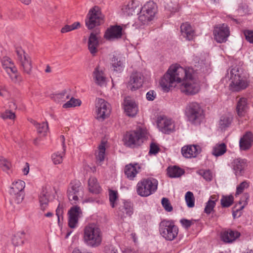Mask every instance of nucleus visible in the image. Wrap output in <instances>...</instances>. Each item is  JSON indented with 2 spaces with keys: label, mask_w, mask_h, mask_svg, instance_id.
Returning <instances> with one entry per match:
<instances>
[{
  "label": "nucleus",
  "mask_w": 253,
  "mask_h": 253,
  "mask_svg": "<svg viewBox=\"0 0 253 253\" xmlns=\"http://www.w3.org/2000/svg\"><path fill=\"white\" fill-rule=\"evenodd\" d=\"M249 198V196L247 194L244 195L241 200L239 202V204H242L243 203V205H242L240 207V209H237L236 210V211H233V217L235 218L236 215H237V213L238 212V211H239L241 210L242 209H243L245 206L247 204V200Z\"/></svg>",
  "instance_id": "45"
},
{
  "label": "nucleus",
  "mask_w": 253,
  "mask_h": 253,
  "mask_svg": "<svg viewBox=\"0 0 253 253\" xmlns=\"http://www.w3.org/2000/svg\"><path fill=\"white\" fill-rule=\"evenodd\" d=\"M247 108V99L245 98H241L238 101L237 105V112L239 116H244Z\"/></svg>",
  "instance_id": "35"
},
{
  "label": "nucleus",
  "mask_w": 253,
  "mask_h": 253,
  "mask_svg": "<svg viewBox=\"0 0 253 253\" xmlns=\"http://www.w3.org/2000/svg\"><path fill=\"white\" fill-rule=\"evenodd\" d=\"M180 222L182 224V225L186 228H188L190 227V226L192 224V221L183 219L180 220Z\"/></svg>",
  "instance_id": "60"
},
{
  "label": "nucleus",
  "mask_w": 253,
  "mask_h": 253,
  "mask_svg": "<svg viewBox=\"0 0 253 253\" xmlns=\"http://www.w3.org/2000/svg\"><path fill=\"white\" fill-rule=\"evenodd\" d=\"M161 203L163 208L167 211L170 212L173 210V208L168 198H163Z\"/></svg>",
  "instance_id": "46"
},
{
  "label": "nucleus",
  "mask_w": 253,
  "mask_h": 253,
  "mask_svg": "<svg viewBox=\"0 0 253 253\" xmlns=\"http://www.w3.org/2000/svg\"><path fill=\"white\" fill-rule=\"evenodd\" d=\"M156 93L153 90H149L146 95V99L149 101H153L156 97Z\"/></svg>",
  "instance_id": "55"
},
{
  "label": "nucleus",
  "mask_w": 253,
  "mask_h": 253,
  "mask_svg": "<svg viewBox=\"0 0 253 253\" xmlns=\"http://www.w3.org/2000/svg\"><path fill=\"white\" fill-rule=\"evenodd\" d=\"M226 151V147L224 143L216 144L213 148L212 154L218 157L224 154Z\"/></svg>",
  "instance_id": "36"
},
{
  "label": "nucleus",
  "mask_w": 253,
  "mask_h": 253,
  "mask_svg": "<svg viewBox=\"0 0 253 253\" xmlns=\"http://www.w3.org/2000/svg\"><path fill=\"white\" fill-rule=\"evenodd\" d=\"M82 191V187L80 181L75 180L70 183L67 194L68 199L72 202V204H76V202L79 199V196Z\"/></svg>",
  "instance_id": "12"
},
{
  "label": "nucleus",
  "mask_w": 253,
  "mask_h": 253,
  "mask_svg": "<svg viewBox=\"0 0 253 253\" xmlns=\"http://www.w3.org/2000/svg\"><path fill=\"white\" fill-rule=\"evenodd\" d=\"M95 112L96 119L103 121L110 114V105L103 99L97 98L95 101Z\"/></svg>",
  "instance_id": "8"
},
{
  "label": "nucleus",
  "mask_w": 253,
  "mask_h": 253,
  "mask_svg": "<svg viewBox=\"0 0 253 253\" xmlns=\"http://www.w3.org/2000/svg\"><path fill=\"white\" fill-rule=\"evenodd\" d=\"M117 199V193L114 191L111 190L109 192V200L112 208L115 207V202Z\"/></svg>",
  "instance_id": "50"
},
{
  "label": "nucleus",
  "mask_w": 253,
  "mask_h": 253,
  "mask_svg": "<svg viewBox=\"0 0 253 253\" xmlns=\"http://www.w3.org/2000/svg\"><path fill=\"white\" fill-rule=\"evenodd\" d=\"M240 236V233L237 231L228 230L221 234V239L225 243H232Z\"/></svg>",
  "instance_id": "28"
},
{
  "label": "nucleus",
  "mask_w": 253,
  "mask_h": 253,
  "mask_svg": "<svg viewBox=\"0 0 253 253\" xmlns=\"http://www.w3.org/2000/svg\"><path fill=\"white\" fill-rule=\"evenodd\" d=\"M232 118L230 116H223L219 121V126L221 129H225L228 127L231 123Z\"/></svg>",
  "instance_id": "40"
},
{
  "label": "nucleus",
  "mask_w": 253,
  "mask_h": 253,
  "mask_svg": "<svg viewBox=\"0 0 253 253\" xmlns=\"http://www.w3.org/2000/svg\"><path fill=\"white\" fill-rule=\"evenodd\" d=\"M244 36L248 42L253 43V31L246 30L244 31Z\"/></svg>",
  "instance_id": "53"
},
{
  "label": "nucleus",
  "mask_w": 253,
  "mask_h": 253,
  "mask_svg": "<svg viewBox=\"0 0 253 253\" xmlns=\"http://www.w3.org/2000/svg\"><path fill=\"white\" fill-rule=\"evenodd\" d=\"M164 91L180 84L181 91L187 95H193L200 90V83L195 70L190 67L171 64L160 81Z\"/></svg>",
  "instance_id": "1"
},
{
  "label": "nucleus",
  "mask_w": 253,
  "mask_h": 253,
  "mask_svg": "<svg viewBox=\"0 0 253 253\" xmlns=\"http://www.w3.org/2000/svg\"><path fill=\"white\" fill-rule=\"evenodd\" d=\"M184 171L182 169L176 167H169L168 169V174L170 177H178L182 175Z\"/></svg>",
  "instance_id": "37"
},
{
  "label": "nucleus",
  "mask_w": 253,
  "mask_h": 253,
  "mask_svg": "<svg viewBox=\"0 0 253 253\" xmlns=\"http://www.w3.org/2000/svg\"><path fill=\"white\" fill-rule=\"evenodd\" d=\"M61 138L62 141L63 152L62 153H59V152L55 153L52 155V159L53 162L55 165L59 164L61 163H62V162L63 161V157L64 155V153H65V144H64V141H65L64 136L63 135H62L61 136Z\"/></svg>",
  "instance_id": "33"
},
{
  "label": "nucleus",
  "mask_w": 253,
  "mask_h": 253,
  "mask_svg": "<svg viewBox=\"0 0 253 253\" xmlns=\"http://www.w3.org/2000/svg\"><path fill=\"white\" fill-rule=\"evenodd\" d=\"M140 167L138 164L127 165L125 169V173L130 180H133L139 172Z\"/></svg>",
  "instance_id": "23"
},
{
  "label": "nucleus",
  "mask_w": 253,
  "mask_h": 253,
  "mask_svg": "<svg viewBox=\"0 0 253 253\" xmlns=\"http://www.w3.org/2000/svg\"><path fill=\"white\" fill-rule=\"evenodd\" d=\"M81 213V210L79 207L75 206L71 208L69 211L68 220V225L70 228H74L76 227Z\"/></svg>",
  "instance_id": "18"
},
{
  "label": "nucleus",
  "mask_w": 253,
  "mask_h": 253,
  "mask_svg": "<svg viewBox=\"0 0 253 253\" xmlns=\"http://www.w3.org/2000/svg\"><path fill=\"white\" fill-rule=\"evenodd\" d=\"M25 233L24 231H21L16 233L12 238V241L15 246H18L24 244L23 239L24 238Z\"/></svg>",
  "instance_id": "38"
},
{
  "label": "nucleus",
  "mask_w": 253,
  "mask_h": 253,
  "mask_svg": "<svg viewBox=\"0 0 253 253\" xmlns=\"http://www.w3.org/2000/svg\"><path fill=\"white\" fill-rule=\"evenodd\" d=\"M88 188L90 192L98 194L100 191V187L95 177H90L88 180Z\"/></svg>",
  "instance_id": "34"
},
{
  "label": "nucleus",
  "mask_w": 253,
  "mask_h": 253,
  "mask_svg": "<svg viewBox=\"0 0 253 253\" xmlns=\"http://www.w3.org/2000/svg\"><path fill=\"white\" fill-rule=\"evenodd\" d=\"M213 34L214 39L217 42H225L230 35L229 28L225 24L218 25L214 28Z\"/></svg>",
  "instance_id": "13"
},
{
  "label": "nucleus",
  "mask_w": 253,
  "mask_h": 253,
  "mask_svg": "<svg viewBox=\"0 0 253 253\" xmlns=\"http://www.w3.org/2000/svg\"><path fill=\"white\" fill-rule=\"evenodd\" d=\"M234 198L233 196H223L221 199V205L222 207H230L233 203Z\"/></svg>",
  "instance_id": "41"
},
{
  "label": "nucleus",
  "mask_w": 253,
  "mask_h": 253,
  "mask_svg": "<svg viewBox=\"0 0 253 253\" xmlns=\"http://www.w3.org/2000/svg\"><path fill=\"white\" fill-rule=\"evenodd\" d=\"M87 18L85 20L86 26L89 29H92L97 25H99L102 21V17L98 7L90 9L87 14Z\"/></svg>",
  "instance_id": "9"
},
{
  "label": "nucleus",
  "mask_w": 253,
  "mask_h": 253,
  "mask_svg": "<svg viewBox=\"0 0 253 253\" xmlns=\"http://www.w3.org/2000/svg\"><path fill=\"white\" fill-rule=\"evenodd\" d=\"M249 76L245 75L229 80V87L232 91H239L246 89L249 84Z\"/></svg>",
  "instance_id": "11"
},
{
  "label": "nucleus",
  "mask_w": 253,
  "mask_h": 253,
  "mask_svg": "<svg viewBox=\"0 0 253 253\" xmlns=\"http://www.w3.org/2000/svg\"><path fill=\"white\" fill-rule=\"evenodd\" d=\"M105 251L106 253H118L117 249L112 246L106 247Z\"/></svg>",
  "instance_id": "61"
},
{
  "label": "nucleus",
  "mask_w": 253,
  "mask_h": 253,
  "mask_svg": "<svg viewBox=\"0 0 253 253\" xmlns=\"http://www.w3.org/2000/svg\"><path fill=\"white\" fill-rule=\"evenodd\" d=\"M21 67L24 71L28 74L30 73L32 68L31 64H21Z\"/></svg>",
  "instance_id": "62"
},
{
  "label": "nucleus",
  "mask_w": 253,
  "mask_h": 253,
  "mask_svg": "<svg viewBox=\"0 0 253 253\" xmlns=\"http://www.w3.org/2000/svg\"><path fill=\"white\" fill-rule=\"evenodd\" d=\"M25 186V182L20 180L13 182L10 189L9 190L10 194L13 196L15 201L16 203H20L24 198L23 189Z\"/></svg>",
  "instance_id": "10"
},
{
  "label": "nucleus",
  "mask_w": 253,
  "mask_h": 253,
  "mask_svg": "<svg viewBox=\"0 0 253 253\" xmlns=\"http://www.w3.org/2000/svg\"><path fill=\"white\" fill-rule=\"evenodd\" d=\"M112 61L114 63H120L123 62V58L120 55H113L112 57Z\"/></svg>",
  "instance_id": "57"
},
{
  "label": "nucleus",
  "mask_w": 253,
  "mask_h": 253,
  "mask_svg": "<svg viewBox=\"0 0 253 253\" xmlns=\"http://www.w3.org/2000/svg\"><path fill=\"white\" fill-rule=\"evenodd\" d=\"M185 113L188 121L194 124H200L204 117L203 109L196 102L189 103L186 107Z\"/></svg>",
  "instance_id": "7"
},
{
  "label": "nucleus",
  "mask_w": 253,
  "mask_h": 253,
  "mask_svg": "<svg viewBox=\"0 0 253 253\" xmlns=\"http://www.w3.org/2000/svg\"><path fill=\"white\" fill-rule=\"evenodd\" d=\"M122 28L119 26H114L108 28L105 32L104 38L110 41H115L121 38Z\"/></svg>",
  "instance_id": "15"
},
{
  "label": "nucleus",
  "mask_w": 253,
  "mask_h": 253,
  "mask_svg": "<svg viewBox=\"0 0 253 253\" xmlns=\"http://www.w3.org/2000/svg\"><path fill=\"white\" fill-rule=\"evenodd\" d=\"M157 12L156 4L153 1L147 2L141 9L138 21L141 25H146L152 20Z\"/></svg>",
  "instance_id": "6"
},
{
  "label": "nucleus",
  "mask_w": 253,
  "mask_h": 253,
  "mask_svg": "<svg viewBox=\"0 0 253 253\" xmlns=\"http://www.w3.org/2000/svg\"><path fill=\"white\" fill-rule=\"evenodd\" d=\"M93 78L96 84L100 86L105 85L106 77L103 68L97 66L93 72Z\"/></svg>",
  "instance_id": "17"
},
{
  "label": "nucleus",
  "mask_w": 253,
  "mask_h": 253,
  "mask_svg": "<svg viewBox=\"0 0 253 253\" xmlns=\"http://www.w3.org/2000/svg\"><path fill=\"white\" fill-rule=\"evenodd\" d=\"M146 134V130L140 127H137L135 130L126 132L123 139L124 144L131 148L139 146L143 143Z\"/></svg>",
  "instance_id": "4"
},
{
  "label": "nucleus",
  "mask_w": 253,
  "mask_h": 253,
  "mask_svg": "<svg viewBox=\"0 0 253 253\" xmlns=\"http://www.w3.org/2000/svg\"><path fill=\"white\" fill-rule=\"evenodd\" d=\"M215 205V203L214 202L208 201L206 203V206L204 210L205 212L207 214H210L212 211Z\"/></svg>",
  "instance_id": "49"
},
{
  "label": "nucleus",
  "mask_w": 253,
  "mask_h": 253,
  "mask_svg": "<svg viewBox=\"0 0 253 253\" xmlns=\"http://www.w3.org/2000/svg\"><path fill=\"white\" fill-rule=\"evenodd\" d=\"M72 253H92L87 252L86 251H82L78 248H75L74 249Z\"/></svg>",
  "instance_id": "64"
},
{
  "label": "nucleus",
  "mask_w": 253,
  "mask_h": 253,
  "mask_svg": "<svg viewBox=\"0 0 253 253\" xmlns=\"http://www.w3.org/2000/svg\"><path fill=\"white\" fill-rule=\"evenodd\" d=\"M63 212V205H61L60 204H59L58 207L56 210V214L58 217V222L60 221V216H62Z\"/></svg>",
  "instance_id": "58"
},
{
  "label": "nucleus",
  "mask_w": 253,
  "mask_h": 253,
  "mask_svg": "<svg viewBox=\"0 0 253 253\" xmlns=\"http://www.w3.org/2000/svg\"><path fill=\"white\" fill-rule=\"evenodd\" d=\"M72 31L70 25H66L61 29V32L62 33H65Z\"/></svg>",
  "instance_id": "63"
},
{
  "label": "nucleus",
  "mask_w": 253,
  "mask_h": 253,
  "mask_svg": "<svg viewBox=\"0 0 253 253\" xmlns=\"http://www.w3.org/2000/svg\"><path fill=\"white\" fill-rule=\"evenodd\" d=\"M33 124L36 126L37 131L39 133H41L42 135H45L46 134L48 130L47 122H42L40 124L34 121Z\"/></svg>",
  "instance_id": "39"
},
{
  "label": "nucleus",
  "mask_w": 253,
  "mask_h": 253,
  "mask_svg": "<svg viewBox=\"0 0 253 253\" xmlns=\"http://www.w3.org/2000/svg\"><path fill=\"white\" fill-rule=\"evenodd\" d=\"M242 71L237 64L232 66L231 68L227 71V76L229 80L231 78H235L245 76L242 73Z\"/></svg>",
  "instance_id": "31"
},
{
  "label": "nucleus",
  "mask_w": 253,
  "mask_h": 253,
  "mask_svg": "<svg viewBox=\"0 0 253 253\" xmlns=\"http://www.w3.org/2000/svg\"><path fill=\"white\" fill-rule=\"evenodd\" d=\"M132 205L130 202H125L123 205L121 206L119 208L118 214L121 216V218L126 216H130L133 214Z\"/></svg>",
  "instance_id": "26"
},
{
  "label": "nucleus",
  "mask_w": 253,
  "mask_h": 253,
  "mask_svg": "<svg viewBox=\"0 0 253 253\" xmlns=\"http://www.w3.org/2000/svg\"><path fill=\"white\" fill-rule=\"evenodd\" d=\"M139 3L138 1L131 0L126 4L124 5L122 10L124 14L127 16L132 15L135 12H138L140 10L138 8Z\"/></svg>",
  "instance_id": "22"
},
{
  "label": "nucleus",
  "mask_w": 253,
  "mask_h": 253,
  "mask_svg": "<svg viewBox=\"0 0 253 253\" xmlns=\"http://www.w3.org/2000/svg\"><path fill=\"white\" fill-rule=\"evenodd\" d=\"M253 142V134L250 131L247 132L239 141V145L242 150H247L250 149Z\"/></svg>",
  "instance_id": "21"
},
{
  "label": "nucleus",
  "mask_w": 253,
  "mask_h": 253,
  "mask_svg": "<svg viewBox=\"0 0 253 253\" xmlns=\"http://www.w3.org/2000/svg\"><path fill=\"white\" fill-rule=\"evenodd\" d=\"M0 117L4 120L7 119L12 120L15 118V115L11 111H6L5 112L1 114Z\"/></svg>",
  "instance_id": "51"
},
{
  "label": "nucleus",
  "mask_w": 253,
  "mask_h": 253,
  "mask_svg": "<svg viewBox=\"0 0 253 253\" xmlns=\"http://www.w3.org/2000/svg\"><path fill=\"white\" fill-rule=\"evenodd\" d=\"M185 199L187 206L189 208H193L195 205V198L192 192L188 191L186 192Z\"/></svg>",
  "instance_id": "43"
},
{
  "label": "nucleus",
  "mask_w": 253,
  "mask_h": 253,
  "mask_svg": "<svg viewBox=\"0 0 253 253\" xmlns=\"http://www.w3.org/2000/svg\"><path fill=\"white\" fill-rule=\"evenodd\" d=\"M50 194L46 188H43L40 195L39 202L41 210L44 211L48 206Z\"/></svg>",
  "instance_id": "30"
},
{
  "label": "nucleus",
  "mask_w": 253,
  "mask_h": 253,
  "mask_svg": "<svg viewBox=\"0 0 253 253\" xmlns=\"http://www.w3.org/2000/svg\"><path fill=\"white\" fill-rule=\"evenodd\" d=\"M248 184L246 181L242 182L237 187L236 194H240L243 192L244 190L248 187Z\"/></svg>",
  "instance_id": "54"
},
{
  "label": "nucleus",
  "mask_w": 253,
  "mask_h": 253,
  "mask_svg": "<svg viewBox=\"0 0 253 253\" xmlns=\"http://www.w3.org/2000/svg\"><path fill=\"white\" fill-rule=\"evenodd\" d=\"M158 126L162 132L169 134L174 129V125L171 119L162 118L158 121Z\"/></svg>",
  "instance_id": "16"
},
{
  "label": "nucleus",
  "mask_w": 253,
  "mask_h": 253,
  "mask_svg": "<svg viewBox=\"0 0 253 253\" xmlns=\"http://www.w3.org/2000/svg\"><path fill=\"white\" fill-rule=\"evenodd\" d=\"M2 66L9 76L17 72V70L14 66H8L7 64H2Z\"/></svg>",
  "instance_id": "47"
},
{
  "label": "nucleus",
  "mask_w": 253,
  "mask_h": 253,
  "mask_svg": "<svg viewBox=\"0 0 253 253\" xmlns=\"http://www.w3.org/2000/svg\"><path fill=\"white\" fill-rule=\"evenodd\" d=\"M0 167L3 171L8 172L11 168V164L6 159L1 157L0 158Z\"/></svg>",
  "instance_id": "44"
},
{
  "label": "nucleus",
  "mask_w": 253,
  "mask_h": 253,
  "mask_svg": "<svg viewBox=\"0 0 253 253\" xmlns=\"http://www.w3.org/2000/svg\"><path fill=\"white\" fill-rule=\"evenodd\" d=\"M124 109L128 116L133 117L138 112V107L135 102L129 97H126L124 100Z\"/></svg>",
  "instance_id": "20"
},
{
  "label": "nucleus",
  "mask_w": 253,
  "mask_h": 253,
  "mask_svg": "<svg viewBox=\"0 0 253 253\" xmlns=\"http://www.w3.org/2000/svg\"><path fill=\"white\" fill-rule=\"evenodd\" d=\"M199 174L202 175L204 178L207 181H211L212 179V174L209 170H201L199 171Z\"/></svg>",
  "instance_id": "48"
},
{
  "label": "nucleus",
  "mask_w": 253,
  "mask_h": 253,
  "mask_svg": "<svg viewBox=\"0 0 253 253\" xmlns=\"http://www.w3.org/2000/svg\"><path fill=\"white\" fill-rule=\"evenodd\" d=\"M159 232L166 240L172 241L177 236L178 228L172 221L163 220L159 224Z\"/></svg>",
  "instance_id": "5"
},
{
  "label": "nucleus",
  "mask_w": 253,
  "mask_h": 253,
  "mask_svg": "<svg viewBox=\"0 0 253 253\" xmlns=\"http://www.w3.org/2000/svg\"><path fill=\"white\" fill-rule=\"evenodd\" d=\"M81 104V101L80 99L71 97L70 99L63 105L64 108H69L80 106Z\"/></svg>",
  "instance_id": "42"
},
{
  "label": "nucleus",
  "mask_w": 253,
  "mask_h": 253,
  "mask_svg": "<svg viewBox=\"0 0 253 253\" xmlns=\"http://www.w3.org/2000/svg\"><path fill=\"white\" fill-rule=\"evenodd\" d=\"M180 30L182 36L188 41L193 40L195 36V32L188 23H183L180 26Z\"/></svg>",
  "instance_id": "25"
},
{
  "label": "nucleus",
  "mask_w": 253,
  "mask_h": 253,
  "mask_svg": "<svg viewBox=\"0 0 253 253\" xmlns=\"http://www.w3.org/2000/svg\"><path fill=\"white\" fill-rule=\"evenodd\" d=\"M105 144L102 142L98 146V150L96 153V162L98 165H101L104 160L105 155Z\"/></svg>",
  "instance_id": "32"
},
{
  "label": "nucleus",
  "mask_w": 253,
  "mask_h": 253,
  "mask_svg": "<svg viewBox=\"0 0 253 253\" xmlns=\"http://www.w3.org/2000/svg\"><path fill=\"white\" fill-rule=\"evenodd\" d=\"M143 82V77L139 72L132 73L128 83L127 87L131 90H136L141 87Z\"/></svg>",
  "instance_id": "14"
},
{
  "label": "nucleus",
  "mask_w": 253,
  "mask_h": 253,
  "mask_svg": "<svg viewBox=\"0 0 253 253\" xmlns=\"http://www.w3.org/2000/svg\"><path fill=\"white\" fill-rule=\"evenodd\" d=\"M84 241L89 247H97L102 242V233L99 227L94 224H90L84 230Z\"/></svg>",
  "instance_id": "2"
},
{
  "label": "nucleus",
  "mask_w": 253,
  "mask_h": 253,
  "mask_svg": "<svg viewBox=\"0 0 253 253\" xmlns=\"http://www.w3.org/2000/svg\"><path fill=\"white\" fill-rule=\"evenodd\" d=\"M123 64H112L111 69L115 72H121L123 70Z\"/></svg>",
  "instance_id": "59"
},
{
  "label": "nucleus",
  "mask_w": 253,
  "mask_h": 253,
  "mask_svg": "<svg viewBox=\"0 0 253 253\" xmlns=\"http://www.w3.org/2000/svg\"><path fill=\"white\" fill-rule=\"evenodd\" d=\"M15 51L16 53L17 59L21 63H28L33 62L31 58L26 53L25 51L20 46H14Z\"/></svg>",
  "instance_id": "27"
},
{
  "label": "nucleus",
  "mask_w": 253,
  "mask_h": 253,
  "mask_svg": "<svg viewBox=\"0 0 253 253\" xmlns=\"http://www.w3.org/2000/svg\"><path fill=\"white\" fill-rule=\"evenodd\" d=\"M200 152L201 148L197 145L184 146L181 149L182 155L187 158L195 157Z\"/></svg>",
  "instance_id": "19"
},
{
  "label": "nucleus",
  "mask_w": 253,
  "mask_h": 253,
  "mask_svg": "<svg viewBox=\"0 0 253 253\" xmlns=\"http://www.w3.org/2000/svg\"><path fill=\"white\" fill-rule=\"evenodd\" d=\"M56 98L59 99V101H65L67 99L69 98V95L66 91L56 95Z\"/></svg>",
  "instance_id": "52"
},
{
  "label": "nucleus",
  "mask_w": 253,
  "mask_h": 253,
  "mask_svg": "<svg viewBox=\"0 0 253 253\" xmlns=\"http://www.w3.org/2000/svg\"><path fill=\"white\" fill-rule=\"evenodd\" d=\"M99 37L98 33L92 32L90 34L88 42V49L92 54H94L97 51V47L98 45Z\"/></svg>",
  "instance_id": "24"
},
{
  "label": "nucleus",
  "mask_w": 253,
  "mask_h": 253,
  "mask_svg": "<svg viewBox=\"0 0 253 253\" xmlns=\"http://www.w3.org/2000/svg\"><path fill=\"white\" fill-rule=\"evenodd\" d=\"M159 147L155 143H151L149 150V153L151 154H156L159 151Z\"/></svg>",
  "instance_id": "56"
},
{
  "label": "nucleus",
  "mask_w": 253,
  "mask_h": 253,
  "mask_svg": "<svg viewBox=\"0 0 253 253\" xmlns=\"http://www.w3.org/2000/svg\"><path fill=\"white\" fill-rule=\"evenodd\" d=\"M246 161L241 159H237L232 163L233 169L236 176L241 175L246 167Z\"/></svg>",
  "instance_id": "29"
},
{
  "label": "nucleus",
  "mask_w": 253,
  "mask_h": 253,
  "mask_svg": "<svg viewBox=\"0 0 253 253\" xmlns=\"http://www.w3.org/2000/svg\"><path fill=\"white\" fill-rule=\"evenodd\" d=\"M158 180L152 177L144 178L136 185V192L138 195L147 197L154 193L158 188Z\"/></svg>",
  "instance_id": "3"
}]
</instances>
